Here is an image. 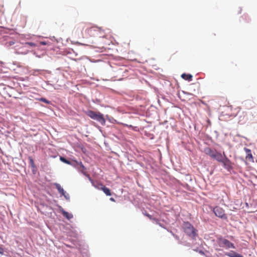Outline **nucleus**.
I'll list each match as a JSON object with an SVG mask.
<instances>
[{"label":"nucleus","mask_w":257,"mask_h":257,"mask_svg":"<svg viewBox=\"0 0 257 257\" xmlns=\"http://www.w3.org/2000/svg\"><path fill=\"white\" fill-rule=\"evenodd\" d=\"M217 241H218V245L220 247H226L227 248H235V246H234V244L226 239L223 238H219L218 239Z\"/></svg>","instance_id":"4"},{"label":"nucleus","mask_w":257,"mask_h":257,"mask_svg":"<svg viewBox=\"0 0 257 257\" xmlns=\"http://www.w3.org/2000/svg\"><path fill=\"white\" fill-rule=\"evenodd\" d=\"M60 160H61L62 162H63V163H65V164H68V165L71 164V163H70V161H69V160H67L66 159H65V158H64V157H60Z\"/></svg>","instance_id":"17"},{"label":"nucleus","mask_w":257,"mask_h":257,"mask_svg":"<svg viewBox=\"0 0 257 257\" xmlns=\"http://www.w3.org/2000/svg\"><path fill=\"white\" fill-rule=\"evenodd\" d=\"M74 36L78 38L88 39L90 37H103L104 32L101 28L90 27L89 24L81 23L77 25L73 31Z\"/></svg>","instance_id":"1"},{"label":"nucleus","mask_w":257,"mask_h":257,"mask_svg":"<svg viewBox=\"0 0 257 257\" xmlns=\"http://www.w3.org/2000/svg\"><path fill=\"white\" fill-rule=\"evenodd\" d=\"M90 180L91 181L92 185L96 188L99 190H101V186L99 185V184H101V183H95L91 179H90Z\"/></svg>","instance_id":"16"},{"label":"nucleus","mask_w":257,"mask_h":257,"mask_svg":"<svg viewBox=\"0 0 257 257\" xmlns=\"http://www.w3.org/2000/svg\"><path fill=\"white\" fill-rule=\"evenodd\" d=\"M181 77L188 81H190L192 80V75L189 74L183 73L181 75Z\"/></svg>","instance_id":"14"},{"label":"nucleus","mask_w":257,"mask_h":257,"mask_svg":"<svg viewBox=\"0 0 257 257\" xmlns=\"http://www.w3.org/2000/svg\"><path fill=\"white\" fill-rule=\"evenodd\" d=\"M223 158L222 159V161L220 162L222 163L224 167L227 169H230L232 168L231 163L230 161L226 157L224 152H223Z\"/></svg>","instance_id":"6"},{"label":"nucleus","mask_w":257,"mask_h":257,"mask_svg":"<svg viewBox=\"0 0 257 257\" xmlns=\"http://www.w3.org/2000/svg\"><path fill=\"white\" fill-rule=\"evenodd\" d=\"M126 125L127 126H128V127H132V125H126Z\"/></svg>","instance_id":"29"},{"label":"nucleus","mask_w":257,"mask_h":257,"mask_svg":"<svg viewBox=\"0 0 257 257\" xmlns=\"http://www.w3.org/2000/svg\"><path fill=\"white\" fill-rule=\"evenodd\" d=\"M29 160L30 165L31 168L33 169V171H34V169H36V166L35 164L34 161L31 157H29Z\"/></svg>","instance_id":"15"},{"label":"nucleus","mask_w":257,"mask_h":257,"mask_svg":"<svg viewBox=\"0 0 257 257\" xmlns=\"http://www.w3.org/2000/svg\"><path fill=\"white\" fill-rule=\"evenodd\" d=\"M3 253H4V249L2 247L0 246V254H3Z\"/></svg>","instance_id":"24"},{"label":"nucleus","mask_w":257,"mask_h":257,"mask_svg":"<svg viewBox=\"0 0 257 257\" xmlns=\"http://www.w3.org/2000/svg\"><path fill=\"white\" fill-rule=\"evenodd\" d=\"M8 43L10 46H11V45L14 44V42L13 41H10Z\"/></svg>","instance_id":"25"},{"label":"nucleus","mask_w":257,"mask_h":257,"mask_svg":"<svg viewBox=\"0 0 257 257\" xmlns=\"http://www.w3.org/2000/svg\"><path fill=\"white\" fill-rule=\"evenodd\" d=\"M110 200L112 201V202H115V199L113 198H110Z\"/></svg>","instance_id":"27"},{"label":"nucleus","mask_w":257,"mask_h":257,"mask_svg":"<svg viewBox=\"0 0 257 257\" xmlns=\"http://www.w3.org/2000/svg\"><path fill=\"white\" fill-rule=\"evenodd\" d=\"M213 212L216 216L221 218L226 219V216L225 214L224 210L219 206H216L213 209Z\"/></svg>","instance_id":"5"},{"label":"nucleus","mask_w":257,"mask_h":257,"mask_svg":"<svg viewBox=\"0 0 257 257\" xmlns=\"http://www.w3.org/2000/svg\"><path fill=\"white\" fill-rule=\"evenodd\" d=\"M183 228L185 232L192 238H195L197 235V230L189 222H185L183 223Z\"/></svg>","instance_id":"3"},{"label":"nucleus","mask_w":257,"mask_h":257,"mask_svg":"<svg viewBox=\"0 0 257 257\" xmlns=\"http://www.w3.org/2000/svg\"><path fill=\"white\" fill-rule=\"evenodd\" d=\"M231 257H243L242 255L233 252V255H231Z\"/></svg>","instance_id":"21"},{"label":"nucleus","mask_w":257,"mask_h":257,"mask_svg":"<svg viewBox=\"0 0 257 257\" xmlns=\"http://www.w3.org/2000/svg\"><path fill=\"white\" fill-rule=\"evenodd\" d=\"M85 114L91 118L99 122L102 125L105 124V119L103 114L99 111H94L91 110H87Z\"/></svg>","instance_id":"2"},{"label":"nucleus","mask_w":257,"mask_h":257,"mask_svg":"<svg viewBox=\"0 0 257 257\" xmlns=\"http://www.w3.org/2000/svg\"><path fill=\"white\" fill-rule=\"evenodd\" d=\"M41 44H42V45H46L47 44V43L46 42H41Z\"/></svg>","instance_id":"26"},{"label":"nucleus","mask_w":257,"mask_h":257,"mask_svg":"<svg viewBox=\"0 0 257 257\" xmlns=\"http://www.w3.org/2000/svg\"><path fill=\"white\" fill-rule=\"evenodd\" d=\"M99 185L101 186V190L103 191V192L106 194V195H111V193L109 188L106 187L103 184H99Z\"/></svg>","instance_id":"10"},{"label":"nucleus","mask_w":257,"mask_h":257,"mask_svg":"<svg viewBox=\"0 0 257 257\" xmlns=\"http://www.w3.org/2000/svg\"><path fill=\"white\" fill-rule=\"evenodd\" d=\"M56 188L57 189L58 191L60 193H61L63 196L66 198V196L65 195V191L64 189L61 187L60 185L57 183L55 184Z\"/></svg>","instance_id":"13"},{"label":"nucleus","mask_w":257,"mask_h":257,"mask_svg":"<svg viewBox=\"0 0 257 257\" xmlns=\"http://www.w3.org/2000/svg\"><path fill=\"white\" fill-rule=\"evenodd\" d=\"M76 160H73L72 161H70L71 164H69L70 165H71L76 168H77V164L75 163Z\"/></svg>","instance_id":"19"},{"label":"nucleus","mask_w":257,"mask_h":257,"mask_svg":"<svg viewBox=\"0 0 257 257\" xmlns=\"http://www.w3.org/2000/svg\"><path fill=\"white\" fill-rule=\"evenodd\" d=\"M233 252H232L231 253H226L225 254L228 256L231 257V255H233Z\"/></svg>","instance_id":"23"},{"label":"nucleus","mask_w":257,"mask_h":257,"mask_svg":"<svg viewBox=\"0 0 257 257\" xmlns=\"http://www.w3.org/2000/svg\"><path fill=\"white\" fill-rule=\"evenodd\" d=\"M244 151L246 153V159L253 162V157L251 154V150L247 148H244Z\"/></svg>","instance_id":"9"},{"label":"nucleus","mask_w":257,"mask_h":257,"mask_svg":"<svg viewBox=\"0 0 257 257\" xmlns=\"http://www.w3.org/2000/svg\"><path fill=\"white\" fill-rule=\"evenodd\" d=\"M146 215L148 217H149L150 219H153V220H156V219H154V218H152V216H151V215H150V214H146Z\"/></svg>","instance_id":"22"},{"label":"nucleus","mask_w":257,"mask_h":257,"mask_svg":"<svg viewBox=\"0 0 257 257\" xmlns=\"http://www.w3.org/2000/svg\"><path fill=\"white\" fill-rule=\"evenodd\" d=\"M223 157V154L222 155L220 153L217 152L216 151L212 158L220 162V161H222V159Z\"/></svg>","instance_id":"8"},{"label":"nucleus","mask_w":257,"mask_h":257,"mask_svg":"<svg viewBox=\"0 0 257 257\" xmlns=\"http://www.w3.org/2000/svg\"><path fill=\"white\" fill-rule=\"evenodd\" d=\"M38 100L40 101L44 102L47 104L50 103V101L49 100H48L47 99H46L45 98L42 97V98H39Z\"/></svg>","instance_id":"18"},{"label":"nucleus","mask_w":257,"mask_h":257,"mask_svg":"<svg viewBox=\"0 0 257 257\" xmlns=\"http://www.w3.org/2000/svg\"><path fill=\"white\" fill-rule=\"evenodd\" d=\"M216 150H213L210 148H206L204 149L205 153L208 156H210L211 158L212 157L213 154L215 153Z\"/></svg>","instance_id":"11"},{"label":"nucleus","mask_w":257,"mask_h":257,"mask_svg":"<svg viewBox=\"0 0 257 257\" xmlns=\"http://www.w3.org/2000/svg\"><path fill=\"white\" fill-rule=\"evenodd\" d=\"M61 211L63 215L68 220H70L73 217V215L71 213H69V212L65 211L63 209L61 210Z\"/></svg>","instance_id":"12"},{"label":"nucleus","mask_w":257,"mask_h":257,"mask_svg":"<svg viewBox=\"0 0 257 257\" xmlns=\"http://www.w3.org/2000/svg\"><path fill=\"white\" fill-rule=\"evenodd\" d=\"M199 253H200V254H204V252H203V251H202V250H200V251H199Z\"/></svg>","instance_id":"28"},{"label":"nucleus","mask_w":257,"mask_h":257,"mask_svg":"<svg viewBox=\"0 0 257 257\" xmlns=\"http://www.w3.org/2000/svg\"><path fill=\"white\" fill-rule=\"evenodd\" d=\"M25 44L27 45L32 46V47H36V45L33 42H27V43H26Z\"/></svg>","instance_id":"20"},{"label":"nucleus","mask_w":257,"mask_h":257,"mask_svg":"<svg viewBox=\"0 0 257 257\" xmlns=\"http://www.w3.org/2000/svg\"><path fill=\"white\" fill-rule=\"evenodd\" d=\"M77 164V169L85 175H86V168L84 166L81 162L75 161Z\"/></svg>","instance_id":"7"}]
</instances>
